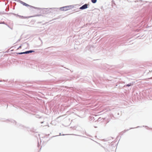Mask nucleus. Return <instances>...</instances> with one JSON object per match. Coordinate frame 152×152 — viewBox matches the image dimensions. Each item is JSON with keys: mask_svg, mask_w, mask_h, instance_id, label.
Here are the masks:
<instances>
[{"mask_svg": "<svg viewBox=\"0 0 152 152\" xmlns=\"http://www.w3.org/2000/svg\"><path fill=\"white\" fill-rule=\"evenodd\" d=\"M91 2L94 3H95L97 1V0H91Z\"/></svg>", "mask_w": 152, "mask_h": 152, "instance_id": "obj_3", "label": "nucleus"}, {"mask_svg": "<svg viewBox=\"0 0 152 152\" xmlns=\"http://www.w3.org/2000/svg\"><path fill=\"white\" fill-rule=\"evenodd\" d=\"M23 5H25V6H28V5L27 4H26V3H24V2H23Z\"/></svg>", "mask_w": 152, "mask_h": 152, "instance_id": "obj_4", "label": "nucleus"}, {"mask_svg": "<svg viewBox=\"0 0 152 152\" xmlns=\"http://www.w3.org/2000/svg\"><path fill=\"white\" fill-rule=\"evenodd\" d=\"M88 7V4H85L83 5L81 7L80 9L81 10L85 9L87 8Z\"/></svg>", "mask_w": 152, "mask_h": 152, "instance_id": "obj_1", "label": "nucleus"}, {"mask_svg": "<svg viewBox=\"0 0 152 152\" xmlns=\"http://www.w3.org/2000/svg\"><path fill=\"white\" fill-rule=\"evenodd\" d=\"M25 54V52H23V53H17V54Z\"/></svg>", "mask_w": 152, "mask_h": 152, "instance_id": "obj_6", "label": "nucleus"}, {"mask_svg": "<svg viewBox=\"0 0 152 152\" xmlns=\"http://www.w3.org/2000/svg\"><path fill=\"white\" fill-rule=\"evenodd\" d=\"M32 52V51L30 50V51H26V52H25V54H27V53H31Z\"/></svg>", "mask_w": 152, "mask_h": 152, "instance_id": "obj_2", "label": "nucleus"}, {"mask_svg": "<svg viewBox=\"0 0 152 152\" xmlns=\"http://www.w3.org/2000/svg\"><path fill=\"white\" fill-rule=\"evenodd\" d=\"M133 84H132L131 83H130V84H128L127 85H126V86H130L132 85H133Z\"/></svg>", "mask_w": 152, "mask_h": 152, "instance_id": "obj_5", "label": "nucleus"}]
</instances>
